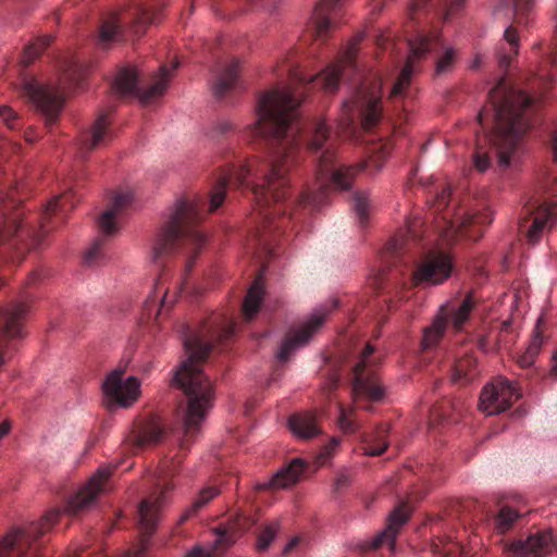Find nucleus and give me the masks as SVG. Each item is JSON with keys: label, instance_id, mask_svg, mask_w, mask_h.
<instances>
[{"label": "nucleus", "instance_id": "6e6d98bb", "mask_svg": "<svg viewBox=\"0 0 557 557\" xmlns=\"http://www.w3.org/2000/svg\"><path fill=\"white\" fill-rule=\"evenodd\" d=\"M298 543H299L298 537H294L293 540H290L284 547L283 554L287 555L289 552H292L298 545Z\"/></svg>", "mask_w": 557, "mask_h": 557}, {"label": "nucleus", "instance_id": "3c124183", "mask_svg": "<svg viewBox=\"0 0 557 557\" xmlns=\"http://www.w3.org/2000/svg\"><path fill=\"white\" fill-rule=\"evenodd\" d=\"M351 480V475L347 470L338 472L333 484V492L342 493L350 485Z\"/></svg>", "mask_w": 557, "mask_h": 557}, {"label": "nucleus", "instance_id": "ea45409f", "mask_svg": "<svg viewBox=\"0 0 557 557\" xmlns=\"http://www.w3.org/2000/svg\"><path fill=\"white\" fill-rule=\"evenodd\" d=\"M219 493L220 491L214 486H207L202 488L191 505L181 516L180 523H183L191 517H195L203 507H206L214 497H216Z\"/></svg>", "mask_w": 557, "mask_h": 557}, {"label": "nucleus", "instance_id": "0e129e2a", "mask_svg": "<svg viewBox=\"0 0 557 557\" xmlns=\"http://www.w3.org/2000/svg\"><path fill=\"white\" fill-rule=\"evenodd\" d=\"M39 276H40V275H39V273H38V272H34V273H32V274H30V276H29L28 284H33V283H35L36 281H38V280H39Z\"/></svg>", "mask_w": 557, "mask_h": 557}, {"label": "nucleus", "instance_id": "ddd939ff", "mask_svg": "<svg viewBox=\"0 0 557 557\" xmlns=\"http://www.w3.org/2000/svg\"><path fill=\"white\" fill-rule=\"evenodd\" d=\"M177 66V62L170 66L161 65L160 72L154 75L153 82L148 88H139L137 71L125 67L119 71L111 88L120 97L137 96L144 104H150L164 95L172 73Z\"/></svg>", "mask_w": 557, "mask_h": 557}, {"label": "nucleus", "instance_id": "8fccbe9b", "mask_svg": "<svg viewBox=\"0 0 557 557\" xmlns=\"http://www.w3.org/2000/svg\"><path fill=\"white\" fill-rule=\"evenodd\" d=\"M0 117L7 124V126L11 129H14L20 125L18 117L16 116L15 112L10 107H7V106L0 107Z\"/></svg>", "mask_w": 557, "mask_h": 557}, {"label": "nucleus", "instance_id": "412c9836", "mask_svg": "<svg viewBox=\"0 0 557 557\" xmlns=\"http://www.w3.org/2000/svg\"><path fill=\"white\" fill-rule=\"evenodd\" d=\"M109 114L110 110L101 112L90 127L81 134L77 145L82 158H85L87 152L103 147L113 139Z\"/></svg>", "mask_w": 557, "mask_h": 557}, {"label": "nucleus", "instance_id": "603ef678", "mask_svg": "<svg viewBox=\"0 0 557 557\" xmlns=\"http://www.w3.org/2000/svg\"><path fill=\"white\" fill-rule=\"evenodd\" d=\"M473 163L478 171L484 172L490 166V157L480 150L473 154Z\"/></svg>", "mask_w": 557, "mask_h": 557}, {"label": "nucleus", "instance_id": "c756f323", "mask_svg": "<svg viewBox=\"0 0 557 557\" xmlns=\"http://www.w3.org/2000/svg\"><path fill=\"white\" fill-rule=\"evenodd\" d=\"M341 0H321L314 9V32L317 37H324L332 28L331 14L338 8Z\"/></svg>", "mask_w": 557, "mask_h": 557}, {"label": "nucleus", "instance_id": "864d4df0", "mask_svg": "<svg viewBox=\"0 0 557 557\" xmlns=\"http://www.w3.org/2000/svg\"><path fill=\"white\" fill-rule=\"evenodd\" d=\"M234 125L230 121H222L218 124L216 129L220 134L225 135L233 131Z\"/></svg>", "mask_w": 557, "mask_h": 557}, {"label": "nucleus", "instance_id": "9b49d317", "mask_svg": "<svg viewBox=\"0 0 557 557\" xmlns=\"http://www.w3.org/2000/svg\"><path fill=\"white\" fill-rule=\"evenodd\" d=\"M476 298L472 290L463 296H456L443 304L432 323L423 329L420 348L423 352L432 351L438 347L448 325L455 332L463 330L469 322L471 312L476 306Z\"/></svg>", "mask_w": 557, "mask_h": 557}, {"label": "nucleus", "instance_id": "1a4fd4ad", "mask_svg": "<svg viewBox=\"0 0 557 557\" xmlns=\"http://www.w3.org/2000/svg\"><path fill=\"white\" fill-rule=\"evenodd\" d=\"M59 84H44L36 77L21 73L22 94L44 115L46 127L51 128L58 121L67 92L83 87L87 67L71 58L62 62Z\"/></svg>", "mask_w": 557, "mask_h": 557}, {"label": "nucleus", "instance_id": "a211bd4d", "mask_svg": "<svg viewBox=\"0 0 557 557\" xmlns=\"http://www.w3.org/2000/svg\"><path fill=\"white\" fill-rule=\"evenodd\" d=\"M453 263L450 257L443 251H430L425 259L412 273L416 285H437L446 281L451 273Z\"/></svg>", "mask_w": 557, "mask_h": 557}, {"label": "nucleus", "instance_id": "dca6fc26", "mask_svg": "<svg viewBox=\"0 0 557 557\" xmlns=\"http://www.w3.org/2000/svg\"><path fill=\"white\" fill-rule=\"evenodd\" d=\"M520 396V392L510 381L498 377L483 388L479 407L488 416L497 414L508 409Z\"/></svg>", "mask_w": 557, "mask_h": 557}, {"label": "nucleus", "instance_id": "cd10ccee", "mask_svg": "<svg viewBox=\"0 0 557 557\" xmlns=\"http://www.w3.org/2000/svg\"><path fill=\"white\" fill-rule=\"evenodd\" d=\"M462 410L463 404L461 400L443 399L431 407L430 423L434 424L444 421L457 423Z\"/></svg>", "mask_w": 557, "mask_h": 557}, {"label": "nucleus", "instance_id": "a878e982", "mask_svg": "<svg viewBox=\"0 0 557 557\" xmlns=\"http://www.w3.org/2000/svg\"><path fill=\"white\" fill-rule=\"evenodd\" d=\"M253 523L255 521L250 517L244 513H236L228 520L227 527L218 535L214 542L215 546L226 548L233 544L238 536L249 530Z\"/></svg>", "mask_w": 557, "mask_h": 557}, {"label": "nucleus", "instance_id": "2f4dec72", "mask_svg": "<svg viewBox=\"0 0 557 557\" xmlns=\"http://www.w3.org/2000/svg\"><path fill=\"white\" fill-rule=\"evenodd\" d=\"M263 295L264 290L261 277H258L249 287L243 301L242 311L246 322H250L259 312Z\"/></svg>", "mask_w": 557, "mask_h": 557}, {"label": "nucleus", "instance_id": "473e14b6", "mask_svg": "<svg viewBox=\"0 0 557 557\" xmlns=\"http://www.w3.org/2000/svg\"><path fill=\"white\" fill-rule=\"evenodd\" d=\"M476 375V360L471 354H465L455 360L450 380L454 383L466 384Z\"/></svg>", "mask_w": 557, "mask_h": 557}, {"label": "nucleus", "instance_id": "58836bf2", "mask_svg": "<svg viewBox=\"0 0 557 557\" xmlns=\"http://www.w3.org/2000/svg\"><path fill=\"white\" fill-rule=\"evenodd\" d=\"M163 435L164 429L161 423L152 420L143 425L135 441L138 447H145L158 444L161 442Z\"/></svg>", "mask_w": 557, "mask_h": 557}, {"label": "nucleus", "instance_id": "5fc2aeb1", "mask_svg": "<svg viewBox=\"0 0 557 557\" xmlns=\"http://www.w3.org/2000/svg\"><path fill=\"white\" fill-rule=\"evenodd\" d=\"M186 557H211V554L200 547H196L189 552Z\"/></svg>", "mask_w": 557, "mask_h": 557}, {"label": "nucleus", "instance_id": "423d86ee", "mask_svg": "<svg viewBox=\"0 0 557 557\" xmlns=\"http://www.w3.org/2000/svg\"><path fill=\"white\" fill-rule=\"evenodd\" d=\"M115 466L100 467L89 481L73 495L63 510H49L40 521L12 528L0 541V557H40L35 540L49 531L63 515L77 516L89 509L97 497L110 490Z\"/></svg>", "mask_w": 557, "mask_h": 557}, {"label": "nucleus", "instance_id": "774afa93", "mask_svg": "<svg viewBox=\"0 0 557 557\" xmlns=\"http://www.w3.org/2000/svg\"><path fill=\"white\" fill-rule=\"evenodd\" d=\"M384 41H385V38H384L382 35H381V36H379V37H377V39H376V44H377L379 46H383V45H384Z\"/></svg>", "mask_w": 557, "mask_h": 557}, {"label": "nucleus", "instance_id": "f257e3e1", "mask_svg": "<svg viewBox=\"0 0 557 557\" xmlns=\"http://www.w3.org/2000/svg\"><path fill=\"white\" fill-rule=\"evenodd\" d=\"M301 99L296 87H276L260 95L257 120L249 124L244 136L268 150V158H251L238 164H228L219 175L210 191L208 211H215L224 201L228 187H248L257 206L253 216L255 237L259 245L269 247L272 236L284 233L290 223L295 208L318 210L332 188L348 189L357 173L373 164L382 166L393 149L388 138L373 141L369 147L370 160L355 165L337 163L335 138L329 126L317 121L312 124L307 151L313 158L315 183L307 187L293 201H288L290 172L302 153L304 122L299 113Z\"/></svg>", "mask_w": 557, "mask_h": 557}, {"label": "nucleus", "instance_id": "c85d7f7f", "mask_svg": "<svg viewBox=\"0 0 557 557\" xmlns=\"http://www.w3.org/2000/svg\"><path fill=\"white\" fill-rule=\"evenodd\" d=\"M528 214L532 216V224L527 230V237L530 243L535 244L555 213L546 205H539V207H529Z\"/></svg>", "mask_w": 557, "mask_h": 557}, {"label": "nucleus", "instance_id": "bb28decb", "mask_svg": "<svg viewBox=\"0 0 557 557\" xmlns=\"http://www.w3.org/2000/svg\"><path fill=\"white\" fill-rule=\"evenodd\" d=\"M288 426L292 433L301 440H310L321 433L317 416L313 412H299L290 416Z\"/></svg>", "mask_w": 557, "mask_h": 557}, {"label": "nucleus", "instance_id": "a18cd8bd", "mask_svg": "<svg viewBox=\"0 0 557 557\" xmlns=\"http://www.w3.org/2000/svg\"><path fill=\"white\" fill-rule=\"evenodd\" d=\"M508 2L513 7V22L517 25L527 23L524 18L533 5V0H508Z\"/></svg>", "mask_w": 557, "mask_h": 557}, {"label": "nucleus", "instance_id": "9d476101", "mask_svg": "<svg viewBox=\"0 0 557 557\" xmlns=\"http://www.w3.org/2000/svg\"><path fill=\"white\" fill-rule=\"evenodd\" d=\"M159 11V7L136 1L108 13L99 26L98 44L108 48L113 42L127 40L131 34L141 36L147 26L157 21Z\"/></svg>", "mask_w": 557, "mask_h": 557}, {"label": "nucleus", "instance_id": "b1692460", "mask_svg": "<svg viewBox=\"0 0 557 557\" xmlns=\"http://www.w3.org/2000/svg\"><path fill=\"white\" fill-rule=\"evenodd\" d=\"M239 84V61L230 59L216 64L212 84L213 95L223 99Z\"/></svg>", "mask_w": 557, "mask_h": 557}, {"label": "nucleus", "instance_id": "e2e57ef3", "mask_svg": "<svg viewBox=\"0 0 557 557\" xmlns=\"http://www.w3.org/2000/svg\"><path fill=\"white\" fill-rule=\"evenodd\" d=\"M553 150L557 158V129L555 131V133L553 135Z\"/></svg>", "mask_w": 557, "mask_h": 557}, {"label": "nucleus", "instance_id": "c9c22d12", "mask_svg": "<svg viewBox=\"0 0 557 557\" xmlns=\"http://www.w3.org/2000/svg\"><path fill=\"white\" fill-rule=\"evenodd\" d=\"M543 343L544 337L542 335L541 320H539L533 330L532 337L527 349L524 350L523 354H521L518 357V364L521 368H529L532 364H534L535 359L541 351Z\"/></svg>", "mask_w": 557, "mask_h": 557}, {"label": "nucleus", "instance_id": "4468645a", "mask_svg": "<svg viewBox=\"0 0 557 557\" xmlns=\"http://www.w3.org/2000/svg\"><path fill=\"white\" fill-rule=\"evenodd\" d=\"M374 347L367 344L361 352L359 361L354 367L352 396L355 407L370 410V406L362 407L363 400L372 403L380 401L385 395V389L380 382L375 371L372 355Z\"/></svg>", "mask_w": 557, "mask_h": 557}, {"label": "nucleus", "instance_id": "7c9ffc66", "mask_svg": "<svg viewBox=\"0 0 557 557\" xmlns=\"http://www.w3.org/2000/svg\"><path fill=\"white\" fill-rule=\"evenodd\" d=\"M305 469L302 460L294 459L271 479L269 485L273 488H286L299 480Z\"/></svg>", "mask_w": 557, "mask_h": 557}, {"label": "nucleus", "instance_id": "2eb2a0df", "mask_svg": "<svg viewBox=\"0 0 557 557\" xmlns=\"http://www.w3.org/2000/svg\"><path fill=\"white\" fill-rule=\"evenodd\" d=\"M162 474L168 475L164 471H162ZM173 488L174 483L163 478L157 482L153 492L139 503V528L146 536H150L154 532L161 519L162 510L169 503V493Z\"/></svg>", "mask_w": 557, "mask_h": 557}, {"label": "nucleus", "instance_id": "aec40b11", "mask_svg": "<svg viewBox=\"0 0 557 557\" xmlns=\"http://www.w3.org/2000/svg\"><path fill=\"white\" fill-rule=\"evenodd\" d=\"M330 311L331 309L329 307L317 309L312 313L308 323H306L300 330L296 333H288L278 349L276 355L277 360L280 362H286L293 351L298 346L305 345L312 334L322 325Z\"/></svg>", "mask_w": 557, "mask_h": 557}, {"label": "nucleus", "instance_id": "39448f33", "mask_svg": "<svg viewBox=\"0 0 557 557\" xmlns=\"http://www.w3.org/2000/svg\"><path fill=\"white\" fill-rule=\"evenodd\" d=\"M11 182L0 173V255L10 250L28 249L38 246L48 232L50 220L63 219L64 213L75 207V191L72 189L53 198L40 214H30L25 219L16 201L8 194Z\"/></svg>", "mask_w": 557, "mask_h": 557}, {"label": "nucleus", "instance_id": "338daca9", "mask_svg": "<svg viewBox=\"0 0 557 557\" xmlns=\"http://www.w3.org/2000/svg\"><path fill=\"white\" fill-rule=\"evenodd\" d=\"M262 0H247L251 8H256L261 3Z\"/></svg>", "mask_w": 557, "mask_h": 557}, {"label": "nucleus", "instance_id": "20e7f679", "mask_svg": "<svg viewBox=\"0 0 557 557\" xmlns=\"http://www.w3.org/2000/svg\"><path fill=\"white\" fill-rule=\"evenodd\" d=\"M533 103V97L522 90L507 88L505 78L488 94V104L478 114L483 129L491 126L487 139L497 156L500 172L511 166L517 147L529 128L525 111Z\"/></svg>", "mask_w": 557, "mask_h": 557}, {"label": "nucleus", "instance_id": "f704fd0d", "mask_svg": "<svg viewBox=\"0 0 557 557\" xmlns=\"http://www.w3.org/2000/svg\"><path fill=\"white\" fill-rule=\"evenodd\" d=\"M388 425L381 424L376 428V430L372 433H367L362 437L364 454L369 456H380L382 455L387 446V433Z\"/></svg>", "mask_w": 557, "mask_h": 557}, {"label": "nucleus", "instance_id": "f8f14e48", "mask_svg": "<svg viewBox=\"0 0 557 557\" xmlns=\"http://www.w3.org/2000/svg\"><path fill=\"white\" fill-rule=\"evenodd\" d=\"M133 202L129 191H115L108 202L107 209L98 219V226L102 236L98 237L84 256V263L88 267L98 265L104 258L107 237L119 231L121 220Z\"/></svg>", "mask_w": 557, "mask_h": 557}, {"label": "nucleus", "instance_id": "6ab92c4d", "mask_svg": "<svg viewBox=\"0 0 557 557\" xmlns=\"http://www.w3.org/2000/svg\"><path fill=\"white\" fill-rule=\"evenodd\" d=\"M27 312L28 305L25 301L12 302L9 307L0 309V368L5 363L4 343L23 336Z\"/></svg>", "mask_w": 557, "mask_h": 557}, {"label": "nucleus", "instance_id": "13d9d810", "mask_svg": "<svg viewBox=\"0 0 557 557\" xmlns=\"http://www.w3.org/2000/svg\"><path fill=\"white\" fill-rule=\"evenodd\" d=\"M375 289L377 292L383 290L385 288V278L380 275L374 278Z\"/></svg>", "mask_w": 557, "mask_h": 557}, {"label": "nucleus", "instance_id": "72a5a7b5", "mask_svg": "<svg viewBox=\"0 0 557 557\" xmlns=\"http://www.w3.org/2000/svg\"><path fill=\"white\" fill-rule=\"evenodd\" d=\"M174 299L170 297L169 289H163L162 277H159L158 283L154 286L153 295L148 296L145 301L144 310L148 317L154 314L157 319L161 313V310L172 304Z\"/></svg>", "mask_w": 557, "mask_h": 557}, {"label": "nucleus", "instance_id": "09e8293b", "mask_svg": "<svg viewBox=\"0 0 557 557\" xmlns=\"http://www.w3.org/2000/svg\"><path fill=\"white\" fill-rule=\"evenodd\" d=\"M339 437H332L326 445L323 446L322 450L317 457V462L319 466L325 465L332 457L333 451L339 445Z\"/></svg>", "mask_w": 557, "mask_h": 557}, {"label": "nucleus", "instance_id": "0eeeda50", "mask_svg": "<svg viewBox=\"0 0 557 557\" xmlns=\"http://www.w3.org/2000/svg\"><path fill=\"white\" fill-rule=\"evenodd\" d=\"M205 206L200 198H180L176 201L152 247L151 259L154 263L161 264L164 258L186 247L191 256L186 262L185 271H191L193 263L206 242L205 235L197 228L205 216Z\"/></svg>", "mask_w": 557, "mask_h": 557}, {"label": "nucleus", "instance_id": "7ed1b4c3", "mask_svg": "<svg viewBox=\"0 0 557 557\" xmlns=\"http://www.w3.org/2000/svg\"><path fill=\"white\" fill-rule=\"evenodd\" d=\"M362 39L361 35L354 38L343 55L317 76L305 75L292 67L287 70L294 85L306 87L317 83L326 91H334L341 79L355 77L354 92L343 102L338 122L341 135L346 138L357 137L360 131L370 132L382 119L379 87L363 77L357 64L358 45Z\"/></svg>", "mask_w": 557, "mask_h": 557}, {"label": "nucleus", "instance_id": "6e6552de", "mask_svg": "<svg viewBox=\"0 0 557 557\" xmlns=\"http://www.w3.org/2000/svg\"><path fill=\"white\" fill-rule=\"evenodd\" d=\"M431 209L440 236L447 245L459 238L478 240L493 221V212L486 201L476 200L462 207L453 198L449 185L435 194Z\"/></svg>", "mask_w": 557, "mask_h": 557}, {"label": "nucleus", "instance_id": "e433bc0d", "mask_svg": "<svg viewBox=\"0 0 557 557\" xmlns=\"http://www.w3.org/2000/svg\"><path fill=\"white\" fill-rule=\"evenodd\" d=\"M543 343L544 337L542 335L541 320H539L533 330L532 337L527 349L524 350L523 354H521L518 357V364L521 368H529L532 364H534L535 359L541 351Z\"/></svg>", "mask_w": 557, "mask_h": 557}, {"label": "nucleus", "instance_id": "c03bdc74", "mask_svg": "<svg viewBox=\"0 0 557 557\" xmlns=\"http://www.w3.org/2000/svg\"><path fill=\"white\" fill-rule=\"evenodd\" d=\"M520 515L510 507H503L494 518L495 529L499 533H506L509 531Z\"/></svg>", "mask_w": 557, "mask_h": 557}, {"label": "nucleus", "instance_id": "37998d69", "mask_svg": "<svg viewBox=\"0 0 557 557\" xmlns=\"http://www.w3.org/2000/svg\"><path fill=\"white\" fill-rule=\"evenodd\" d=\"M51 36H42L37 38L34 42H30L24 48L21 64L26 67L30 64L40 53L51 44Z\"/></svg>", "mask_w": 557, "mask_h": 557}, {"label": "nucleus", "instance_id": "680f3d73", "mask_svg": "<svg viewBox=\"0 0 557 557\" xmlns=\"http://www.w3.org/2000/svg\"><path fill=\"white\" fill-rule=\"evenodd\" d=\"M552 374L557 377V351L553 355Z\"/></svg>", "mask_w": 557, "mask_h": 557}, {"label": "nucleus", "instance_id": "5701e85b", "mask_svg": "<svg viewBox=\"0 0 557 557\" xmlns=\"http://www.w3.org/2000/svg\"><path fill=\"white\" fill-rule=\"evenodd\" d=\"M409 511L405 504L399 505L388 516V523L384 531L373 537L371 541L363 542L359 545L362 553L375 550L383 544H387L391 548L395 545L396 534L398 529L408 520Z\"/></svg>", "mask_w": 557, "mask_h": 557}, {"label": "nucleus", "instance_id": "bf43d9fd", "mask_svg": "<svg viewBox=\"0 0 557 557\" xmlns=\"http://www.w3.org/2000/svg\"><path fill=\"white\" fill-rule=\"evenodd\" d=\"M456 506H457V508H456L457 511H459V510L470 511L471 507L474 506V504L472 502L468 500V502L457 504Z\"/></svg>", "mask_w": 557, "mask_h": 557}, {"label": "nucleus", "instance_id": "49530a36", "mask_svg": "<svg viewBox=\"0 0 557 557\" xmlns=\"http://www.w3.org/2000/svg\"><path fill=\"white\" fill-rule=\"evenodd\" d=\"M354 409H345L341 407L338 424L343 432L354 433L358 430L357 422L352 419Z\"/></svg>", "mask_w": 557, "mask_h": 557}, {"label": "nucleus", "instance_id": "f3484780", "mask_svg": "<svg viewBox=\"0 0 557 557\" xmlns=\"http://www.w3.org/2000/svg\"><path fill=\"white\" fill-rule=\"evenodd\" d=\"M126 366L116 367L102 383L104 394L121 407H129L140 395L139 380L136 376H129L123 381Z\"/></svg>", "mask_w": 557, "mask_h": 557}, {"label": "nucleus", "instance_id": "f03ea898", "mask_svg": "<svg viewBox=\"0 0 557 557\" xmlns=\"http://www.w3.org/2000/svg\"><path fill=\"white\" fill-rule=\"evenodd\" d=\"M181 333L187 357L175 370L172 386L183 395L178 405L184 430L181 448L187 449L215 398L213 384L201 370V363L214 348L227 345L235 334V322L225 313L212 312L195 329L182 324Z\"/></svg>", "mask_w": 557, "mask_h": 557}, {"label": "nucleus", "instance_id": "a19ab883", "mask_svg": "<svg viewBox=\"0 0 557 557\" xmlns=\"http://www.w3.org/2000/svg\"><path fill=\"white\" fill-rule=\"evenodd\" d=\"M351 208L358 219L359 224L364 226L370 219L372 210V202L369 199L368 194L364 191L354 193Z\"/></svg>", "mask_w": 557, "mask_h": 557}, {"label": "nucleus", "instance_id": "79ce46f5", "mask_svg": "<svg viewBox=\"0 0 557 557\" xmlns=\"http://www.w3.org/2000/svg\"><path fill=\"white\" fill-rule=\"evenodd\" d=\"M434 555L440 557H461L463 547L459 542H453L448 536L437 537L431 545Z\"/></svg>", "mask_w": 557, "mask_h": 557}, {"label": "nucleus", "instance_id": "393cba45", "mask_svg": "<svg viewBox=\"0 0 557 557\" xmlns=\"http://www.w3.org/2000/svg\"><path fill=\"white\" fill-rule=\"evenodd\" d=\"M418 223H411L408 225L405 232L398 234L387 246V249L392 255L400 256L405 253H420V250H414L416 246H419L422 242V236L418 232Z\"/></svg>", "mask_w": 557, "mask_h": 557}, {"label": "nucleus", "instance_id": "4d7b16f0", "mask_svg": "<svg viewBox=\"0 0 557 557\" xmlns=\"http://www.w3.org/2000/svg\"><path fill=\"white\" fill-rule=\"evenodd\" d=\"M24 137H25V140H26L27 143H30V144H32V143H35V141L37 140L38 135H37V133H36V131H35V129H30V128H29V129H27V131L25 132Z\"/></svg>", "mask_w": 557, "mask_h": 557}, {"label": "nucleus", "instance_id": "69168bd1", "mask_svg": "<svg viewBox=\"0 0 557 557\" xmlns=\"http://www.w3.org/2000/svg\"><path fill=\"white\" fill-rule=\"evenodd\" d=\"M482 63V59L480 55H476L474 61H473V64H472V69H478Z\"/></svg>", "mask_w": 557, "mask_h": 557}, {"label": "nucleus", "instance_id": "de8ad7c7", "mask_svg": "<svg viewBox=\"0 0 557 557\" xmlns=\"http://www.w3.org/2000/svg\"><path fill=\"white\" fill-rule=\"evenodd\" d=\"M277 530H278V524L276 522L268 524L263 529V531L258 536V541H257L258 550H265L269 547L271 542L274 540Z\"/></svg>", "mask_w": 557, "mask_h": 557}, {"label": "nucleus", "instance_id": "4be33fe9", "mask_svg": "<svg viewBox=\"0 0 557 557\" xmlns=\"http://www.w3.org/2000/svg\"><path fill=\"white\" fill-rule=\"evenodd\" d=\"M554 547L552 531L530 534L525 540L512 542L508 546L511 557H545Z\"/></svg>", "mask_w": 557, "mask_h": 557}, {"label": "nucleus", "instance_id": "4c0bfd02", "mask_svg": "<svg viewBox=\"0 0 557 557\" xmlns=\"http://www.w3.org/2000/svg\"><path fill=\"white\" fill-rule=\"evenodd\" d=\"M504 38L506 44L509 46L510 51L506 52L504 48H502L497 52V58L499 66L502 69H507L510 66L513 58L518 54L519 36L516 26H508L504 33Z\"/></svg>", "mask_w": 557, "mask_h": 557}, {"label": "nucleus", "instance_id": "052dcab7", "mask_svg": "<svg viewBox=\"0 0 557 557\" xmlns=\"http://www.w3.org/2000/svg\"><path fill=\"white\" fill-rule=\"evenodd\" d=\"M11 429V425L8 421L0 423V440L4 437Z\"/></svg>", "mask_w": 557, "mask_h": 557}]
</instances>
